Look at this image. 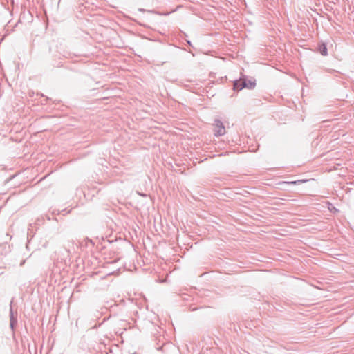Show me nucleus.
<instances>
[{
  "instance_id": "obj_1",
  "label": "nucleus",
  "mask_w": 354,
  "mask_h": 354,
  "mask_svg": "<svg viewBox=\"0 0 354 354\" xmlns=\"http://www.w3.org/2000/svg\"><path fill=\"white\" fill-rule=\"evenodd\" d=\"M14 301V298H12L10 303V310H9V317H10V328L12 331L14 333L16 326L17 324V312L14 311L12 304Z\"/></svg>"
},
{
  "instance_id": "obj_2",
  "label": "nucleus",
  "mask_w": 354,
  "mask_h": 354,
  "mask_svg": "<svg viewBox=\"0 0 354 354\" xmlns=\"http://www.w3.org/2000/svg\"><path fill=\"white\" fill-rule=\"evenodd\" d=\"M214 135L215 136H221L225 133V129L222 121L219 119H215L213 123Z\"/></svg>"
},
{
  "instance_id": "obj_3",
  "label": "nucleus",
  "mask_w": 354,
  "mask_h": 354,
  "mask_svg": "<svg viewBox=\"0 0 354 354\" xmlns=\"http://www.w3.org/2000/svg\"><path fill=\"white\" fill-rule=\"evenodd\" d=\"M246 86V79L240 78L234 81L233 88L234 91H241L245 88Z\"/></svg>"
},
{
  "instance_id": "obj_4",
  "label": "nucleus",
  "mask_w": 354,
  "mask_h": 354,
  "mask_svg": "<svg viewBox=\"0 0 354 354\" xmlns=\"http://www.w3.org/2000/svg\"><path fill=\"white\" fill-rule=\"evenodd\" d=\"M318 50L322 56L328 55L327 47L324 43H322L321 44H319Z\"/></svg>"
},
{
  "instance_id": "obj_5",
  "label": "nucleus",
  "mask_w": 354,
  "mask_h": 354,
  "mask_svg": "<svg viewBox=\"0 0 354 354\" xmlns=\"http://www.w3.org/2000/svg\"><path fill=\"white\" fill-rule=\"evenodd\" d=\"M246 86L245 88L248 89H254L256 86L255 80H246Z\"/></svg>"
},
{
  "instance_id": "obj_6",
  "label": "nucleus",
  "mask_w": 354,
  "mask_h": 354,
  "mask_svg": "<svg viewBox=\"0 0 354 354\" xmlns=\"http://www.w3.org/2000/svg\"><path fill=\"white\" fill-rule=\"evenodd\" d=\"M304 182H306V180H295V181L283 182V183L288 184V185H299V184H301V183H302Z\"/></svg>"
},
{
  "instance_id": "obj_7",
  "label": "nucleus",
  "mask_w": 354,
  "mask_h": 354,
  "mask_svg": "<svg viewBox=\"0 0 354 354\" xmlns=\"http://www.w3.org/2000/svg\"><path fill=\"white\" fill-rule=\"evenodd\" d=\"M24 263H25V261H23L20 263V266L24 265Z\"/></svg>"
},
{
  "instance_id": "obj_8",
  "label": "nucleus",
  "mask_w": 354,
  "mask_h": 354,
  "mask_svg": "<svg viewBox=\"0 0 354 354\" xmlns=\"http://www.w3.org/2000/svg\"><path fill=\"white\" fill-rule=\"evenodd\" d=\"M187 43L189 46H191V42L189 41H187Z\"/></svg>"
},
{
  "instance_id": "obj_9",
  "label": "nucleus",
  "mask_w": 354,
  "mask_h": 354,
  "mask_svg": "<svg viewBox=\"0 0 354 354\" xmlns=\"http://www.w3.org/2000/svg\"><path fill=\"white\" fill-rule=\"evenodd\" d=\"M140 11H144V9H139Z\"/></svg>"
}]
</instances>
